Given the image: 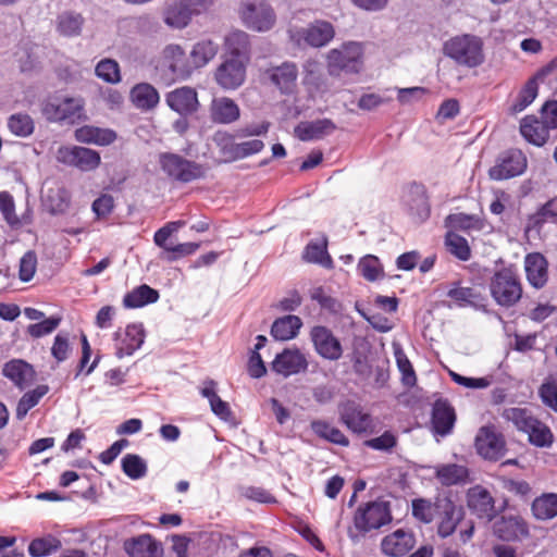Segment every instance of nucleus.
Instances as JSON below:
<instances>
[{
    "label": "nucleus",
    "instance_id": "9d476101",
    "mask_svg": "<svg viewBox=\"0 0 557 557\" xmlns=\"http://www.w3.org/2000/svg\"><path fill=\"white\" fill-rule=\"evenodd\" d=\"M474 447L479 456L490 461L502 459L507 451L505 436L493 424L483 425L478 430Z\"/></svg>",
    "mask_w": 557,
    "mask_h": 557
},
{
    "label": "nucleus",
    "instance_id": "72a5a7b5",
    "mask_svg": "<svg viewBox=\"0 0 557 557\" xmlns=\"http://www.w3.org/2000/svg\"><path fill=\"white\" fill-rule=\"evenodd\" d=\"M129 97L133 104L143 111L154 109L160 101L158 90L148 83H140L135 85L131 89Z\"/></svg>",
    "mask_w": 557,
    "mask_h": 557
},
{
    "label": "nucleus",
    "instance_id": "c03bdc74",
    "mask_svg": "<svg viewBox=\"0 0 557 557\" xmlns=\"http://www.w3.org/2000/svg\"><path fill=\"white\" fill-rule=\"evenodd\" d=\"M447 296L459 307H478L482 301L480 292L472 287H463L456 284L447 292Z\"/></svg>",
    "mask_w": 557,
    "mask_h": 557
},
{
    "label": "nucleus",
    "instance_id": "e433bc0d",
    "mask_svg": "<svg viewBox=\"0 0 557 557\" xmlns=\"http://www.w3.org/2000/svg\"><path fill=\"white\" fill-rule=\"evenodd\" d=\"M224 47L226 52L233 57L232 59H248L250 52L249 35L240 29L232 30L224 38Z\"/></svg>",
    "mask_w": 557,
    "mask_h": 557
},
{
    "label": "nucleus",
    "instance_id": "603ef678",
    "mask_svg": "<svg viewBox=\"0 0 557 557\" xmlns=\"http://www.w3.org/2000/svg\"><path fill=\"white\" fill-rule=\"evenodd\" d=\"M304 258L309 262L319 263L324 268H332L333 261L326 250V243H309L304 251Z\"/></svg>",
    "mask_w": 557,
    "mask_h": 557
},
{
    "label": "nucleus",
    "instance_id": "7ed1b4c3",
    "mask_svg": "<svg viewBox=\"0 0 557 557\" xmlns=\"http://www.w3.org/2000/svg\"><path fill=\"white\" fill-rule=\"evenodd\" d=\"M444 53L456 63L476 67L484 61L483 42L474 35L456 36L444 45Z\"/></svg>",
    "mask_w": 557,
    "mask_h": 557
},
{
    "label": "nucleus",
    "instance_id": "4be33fe9",
    "mask_svg": "<svg viewBox=\"0 0 557 557\" xmlns=\"http://www.w3.org/2000/svg\"><path fill=\"white\" fill-rule=\"evenodd\" d=\"M342 422L354 433H364L372 425V418L355 401H347L341 408Z\"/></svg>",
    "mask_w": 557,
    "mask_h": 557
},
{
    "label": "nucleus",
    "instance_id": "f03ea898",
    "mask_svg": "<svg viewBox=\"0 0 557 557\" xmlns=\"http://www.w3.org/2000/svg\"><path fill=\"white\" fill-rule=\"evenodd\" d=\"M363 66V46L357 41L344 42L326 54V67L331 76L342 73L358 74Z\"/></svg>",
    "mask_w": 557,
    "mask_h": 557
},
{
    "label": "nucleus",
    "instance_id": "6ab92c4d",
    "mask_svg": "<svg viewBox=\"0 0 557 557\" xmlns=\"http://www.w3.org/2000/svg\"><path fill=\"white\" fill-rule=\"evenodd\" d=\"M469 509L481 519L491 521L496 516L495 502L491 493L481 485L469 488L467 493Z\"/></svg>",
    "mask_w": 557,
    "mask_h": 557
},
{
    "label": "nucleus",
    "instance_id": "a18cd8bd",
    "mask_svg": "<svg viewBox=\"0 0 557 557\" xmlns=\"http://www.w3.org/2000/svg\"><path fill=\"white\" fill-rule=\"evenodd\" d=\"M219 51V45L212 40L198 41L191 52L190 57L196 67H201L211 61Z\"/></svg>",
    "mask_w": 557,
    "mask_h": 557
},
{
    "label": "nucleus",
    "instance_id": "0e129e2a",
    "mask_svg": "<svg viewBox=\"0 0 557 557\" xmlns=\"http://www.w3.org/2000/svg\"><path fill=\"white\" fill-rule=\"evenodd\" d=\"M396 443V436L392 432L386 431L381 436L366 441L364 445L375 450L387 451L395 447Z\"/></svg>",
    "mask_w": 557,
    "mask_h": 557
},
{
    "label": "nucleus",
    "instance_id": "f8f14e48",
    "mask_svg": "<svg viewBox=\"0 0 557 557\" xmlns=\"http://www.w3.org/2000/svg\"><path fill=\"white\" fill-rule=\"evenodd\" d=\"M214 0H180L171 4L165 12V23L176 28L185 27L193 15L208 11Z\"/></svg>",
    "mask_w": 557,
    "mask_h": 557
},
{
    "label": "nucleus",
    "instance_id": "ddd939ff",
    "mask_svg": "<svg viewBox=\"0 0 557 557\" xmlns=\"http://www.w3.org/2000/svg\"><path fill=\"white\" fill-rule=\"evenodd\" d=\"M59 162L75 166L84 172L96 170L101 157L98 151L81 146H62L57 151Z\"/></svg>",
    "mask_w": 557,
    "mask_h": 557
},
{
    "label": "nucleus",
    "instance_id": "5fc2aeb1",
    "mask_svg": "<svg viewBox=\"0 0 557 557\" xmlns=\"http://www.w3.org/2000/svg\"><path fill=\"white\" fill-rule=\"evenodd\" d=\"M358 271L367 281L370 282L384 276L383 268L379 258L372 255H368L360 259L358 263Z\"/></svg>",
    "mask_w": 557,
    "mask_h": 557
},
{
    "label": "nucleus",
    "instance_id": "6e6d98bb",
    "mask_svg": "<svg viewBox=\"0 0 557 557\" xmlns=\"http://www.w3.org/2000/svg\"><path fill=\"white\" fill-rule=\"evenodd\" d=\"M542 403L557 412V376L548 375L539 388Z\"/></svg>",
    "mask_w": 557,
    "mask_h": 557
},
{
    "label": "nucleus",
    "instance_id": "4d7b16f0",
    "mask_svg": "<svg viewBox=\"0 0 557 557\" xmlns=\"http://www.w3.org/2000/svg\"><path fill=\"white\" fill-rule=\"evenodd\" d=\"M446 223L451 228L461 231L481 230L482 227L481 220L478 216L466 213L449 214L446 218Z\"/></svg>",
    "mask_w": 557,
    "mask_h": 557
},
{
    "label": "nucleus",
    "instance_id": "680f3d73",
    "mask_svg": "<svg viewBox=\"0 0 557 557\" xmlns=\"http://www.w3.org/2000/svg\"><path fill=\"white\" fill-rule=\"evenodd\" d=\"M72 351L69 334L60 332L53 339L51 355L58 363L65 361Z\"/></svg>",
    "mask_w": 557,
    "mask_h": 557
},
{
    "label": "nucleus",
    "instance_id": "69168bd1",
    "mask_svg": "<svg viewBox=\"0 0 557 557\" xmlns=\"http://www.w3.org/2000/svg\"><path fill=\"white\" fill-rule=\"evenodd\" d=\"M539 223H557V196L545 202L535 214Z\"/></svg>",
    "mask_w": 557,
    "mask_h": 557
},
{
    "label": "nucleus",
    "instance_id": "4c0bfd02",
    "mask_svg": "<svg viewBox=\"0 0 557 557\" xmlns=\"http://www.w3.org/2000/svg\"><path fill=\"white\" fill-rule=\"evenodd\" d=\"M532 515L536 520L546 521L557 517V493H543L531 505Z\"/></svg>",
    "mask_w": 557,
    "mask_h": 557
},
{
    "label": "nucleus",
    "instance_id": "c756f323",
    "mask_svg": "<svg viewBox=\"0 0 557 557\" xmlns=\"http://www.w3.org/2000/svg\"><path fill=\"white\" fill-rule=\"evenodd\" d=\"M336 126L330 119L301 122L295 127V135L302 141L321 139L335 131Z\"/></svg>",
    "mask_w": 557,
    "mask_h": 557
},
{
    "label": "nucleus",
    "instance_id": "393cba45",
    "mask_svg": "<svg viewBox=\"0 0 557 557\" xmlns=\"http://www.w3.org/2000/svg\"><path fill=\"white\" fill-rule=\"evenodd\" d=\"M124 549L129 557H162L163 548L150 534L126 540Z\"/></svg>",
    "mask_w": 557,
    "mask_h": 557
},
{
    "label": "nucleus",
    "instance_id": "58836bf2",
    "mask_svg": "<svg viewBox=\"0 0 557 557\" xmlns=\"http://www.w3.org/2000/svg\"><path fill=\"white\" fill-rule=\"evenodd\" d=\"M85 20L81 13L64 11L55 21L57 32L64 37H76L81 35Z\"/></svg>",
    "mask_w": 557,
    "mask_h": 557
},
{
    "label": "nucleus",
    "instance_id": "c85d7f7f",
    "mask_svg": "<svg viewBox=\"0 0 557 557\" xmlns=\"http://www.w3.org/2000/svg\"><path fill=\"white\" fill-rule=\"evenodd\" d=\"M456 420L454 408L447 400L438 399L433 405L432 426L436 434L445 436L453 430Z\"/></svg>",
    "mask_w": 557,
    "mask_h": 557
},
{
    "label": "nucleus",
    "instance_id": "b1692460",
    "mask_svg": "<svg viewBox=\"0 0 557 557\" xmlns=\"http://www.w3.org/2000/svg\"><path fill=\"white\" fill-rule=\"evenodd\" d=\"M414 544L413 534L399 529L382 540L381 548L386 556L400 557L411 550Z\"/></svg>",
    "mask_w": 557,
    "mask_h": 557
},
{
    "label": "nucleus",
    "instance_id": "f3484780",
    "mask_svg": "<svg viewBox=\"0 0 557 557\" xmlns=\"http://www.w3.org/2000/svg\"><path fill=\"white\" fill-rule=\"evenodd\" d=\"M165 102L171 110L181 116H187L198 110L199 101L197 91L188 86L176 88L165 95Z\"/></svg>",
    "mask_w": 557,
    "mask_h": 557
},
{
    "label": "nucleus",
    "instance_id": "f704fd0d",
    "mask_svg": "<svg viewBox=\"0 0 557 557\" xmlns=\"http://www.w3.org/2000/svg\"><path fill=\"white\" fill-rule=\"evenodd\" d=\"M302 326L299 317L288 314L277 318L271 326V335L277 341H289L295 338Z\"/></svg>",
    "mask_w": 557,
    "mask_h": 557
},
{
    "label": "nucleus",
    "instance_id": "a878e982",
    "mask_svg": "<svg viewBox=\"0 0 557 557\" xmlns=\"http://www.w3.org/2000/svg\"><path fill=\"white\" fill-rule=\"evenodd\" d=\"M271 82L283 92L290 94L296 87L298 77L297 65L293 62H284L278 66L268 70Z\"/></svg>",
    "mask_w": 557,
    "mask_h": 557
},
{
    "label": "nucleus",
    "instance_id": "2f4dec72",
    "mask_svg": "<svg viewBox=\"0 0 557 557\" xmlns=\"http://www.w3.org/2000/svg\"><path fill=\"white\" fill-rule=\"evenodd\" d=\"M2 373L21 389L28 386L34 377L33 367L20 359L7 362L2 369Z\"/></svg>",
    "mask_w": 557,
    "mask_h": 557
},
{
    "label": "nucleus",
    "instance_id": "a211bd4d",
    "mask_svg": "<svg viewBox=\"0 0 557 557\" xmlns=\"http://www.w3.org/2000/svg\"><path fill=\"white\" fill-rule=\"evenodd\" d=\"M245 78L246 66L239 59L225 60L215 71V81L223 89H236Z\"/></svg>",
    "mask_w": 557,
    "mask_h": 557
},
{
    "label": "nucleus",
    "instance_id": "338daca9",
    "mask_svg": "<svg viewBox=\"0 0 557 557\" xmlns=\"http://www.w3.org/2000/svg\"><path fill=\"white\" fill-rule=\"evenodd\" d=\"M243 496L247 499L255 500L261 504L275 503L274 496L267 490L258 486H247L243 490Z\"/></svg>",
    "mask_w": 557,
    "mask_h": 557
},
{
    "label": "nucleus",
    "instance_id": "423d86ee",
    "mask_svg": "<svg viewBox=\"0 0 557 557\" xmlns=\"http://www.w3.org/2000/svg\"><path fill=\"white\" fill-rule=\"evenodd\" d=\"M84 100L81 97L51 96L41 104L42 115L50 122L74 123L81 117Z\"/></svg>",
    "mask_w": 557,
    "mask_h": 557
},
{
    "label": "nucleus",
    "instance_id": "7c9ffc66",
    "mask_svg": "<svg viewBox=\"0 0 557 557\" xmlns=\"http://www.w3.org/2000/svg\"><path fill=\"white\" fill-rule=\"evenodd\" d=\"M162 63L171 71L173 78H185L190 73L185 61V52L177 45H169L164 48Z\"/></svg>",
    "mask_w": 557,
    "mask_h": 557
},
{
    "label": "nucleus",
    "instance_id": "13d9d810",
    "mask_svg": "<svg viewBox=\"0 0 557 557\" xmlns=\"http://www.w3.org/2000/svg\"><path fill=\"white\" fill-rule=\"evenodd\" d=\"M96 75L110 84L121 81L119 63L113 59H103L96 66Z\"/></svg>",
    "mask_w": 557,
    "mask_h": 557
},
{
    "label": "nucleus",
    "instance_id": "864d4df0",
    "mask_svg": "<svg viewBox=\"0 0 557 557\" xmlns=\"http://www.w3.org/2000/svg\"><path fill=\"white\" fill-rule=\"evenodd\" d=\"M445 246L447 250L462 261L469 260L471 256L470 247L466 238L460 235L448 232L445 236Z\"/></svg>",
    "mask_w": 557,
    "mask_h": 557
},
{
    "label": "nucleus",
    "instance_id": "3c124183",
    "mask_svg": "<svg viewBox=\"0 0 557 557\" xmlns=\"http://www.w3.org/2000/svg\"><path fill=\"white\" fill-rule=\"evenodd\" d=\"M8 127L15 136L28 137L34 133L35 124L28 114L15 113L8 119Z\"/></svg>",
    "mask_w": 557,
    "mask_h": 557
},
{
    "label": "nucleus",
    "instance_id": "bf43d9fd",
    "mask_svg": "<svg viewBox=\"0 0 557 557\" xmlns=\"http://www.w3.org/2000/svg\"><path fill=\"white\" fill-rule=\"evenodd\" d=\"M537 82L535 78H530L521 89L516 102L512 106L515 112L523 111L530 106L537 96Z\"/></svg>",
    "mask_w": 557,
    "mask_h": 557
},
{
    "label": "nucleus",
    "instance_id": "bb28decb",
    "mask_svg": "<svg viewBox=\"0 0 557 557\" xmlns=\"http://www.w3.org/2000/svg\"><path fill=\"white\" fill-rule=\"evenodd\" d=\"M549 131H552L543 120L533 115H528L522 119L520 123V133L523 138L537 147L546 144L549 138Z\"/></svg>",
    "mask_w": 557,
    "mask_h": 557
},
{
    "label": "nucleus",
    "instance_id": "a19ab883",
    "mask_svg": "<svg viewBox=\"0 0 557 557\" xmlns=\"http://www.w3.org/2000/svg\"><path fill=\"white\" fill-rule=\"evenodd\" d=\"M158 299V290L151 288L146 284H143L124 296L123 305L126 308H140L146 305L153 304Z\"/></svg>",
    "mask_w": 557,
    "mask_h": 557
},
{
    "label": "nucleus",
    "instance_id": "aec40b11",
    "mask_svg": "<svg viewBox=\"0 0 557 557\" xmlns=\"http://www.w3.org/2000/svg\"><path fill=\"white\" fill-rule=\"evenodd\" d=\"M272 370L287 377L305 371L308 367L306 357L298 349H284L271 363Z\"/></svg>",
    "mask_w": 557,
    "mask_h": 557
},
{
    "label": "nucleus",
    "instance_id": "774afa93",
    "mask_svg": "<svg viewBox=\"0 0 557 557\" xmlns=\"http://www.w3.org/2000/svg\"><path fill=\"white\" fill-rule=\"evenodd\" d=\"M310 298L317 301L322 308L336 311V299L327 295L322 286L313 287L310 290Z\"/></svg>",
    "mask_w": 557,
    "mask_h": 557
},
{
    "label": "nucleus",
    "instance_id": "cd10ccee",
    "mask_svg": "<svg viewBox=\"0 0 557 557\" xmlns=\"http://www.w3.org/2000/svg\"><path fill=\"white\" fill-rule=\"evenodd\" d=\"M240 116L237 103L227 97L214 98L210 104V119L218 124H231Z\"/></svg>",
    "mask_w": 557,
    "mask_h": 557
},
{
    "label": "nucleus",
    "instance_id": "e2e57ef3",
    "mask_svg": "<svg viewBox=\"0 0 557 557\" xmlns=\"http://www.w3.org/2000/svg\"><path fill=\"white\" fill-rule=\"evenodd\" d=\"M37 269V256L34 251H27L20 260L18 277L28 282L34 277Z\"/></svg>",
    "mask_w": 557,
    "mask_h": 557
},
{
    "label": "nucleus",
    "instance_id": "39448f33",
    "mask_svg": "<svg viewBox=\"0 0 557 557\" xmlns=\"http://www.w3.org/2000/svg\"><path fill=\"white\" fill-rule=\"evenodd\" d=\"M490 290L493 299L502 307H512L522 297L520 278L511 268H503L494 273Z\"/></svg>",
    "mask_w": 557,
    "mask_h": 557
},
{
    "label": "nucleus",
    "instance_id": "de8ad7c7",
    "mask_svg": "<svg viewBox=\"0 0 557 557\" xmlns=\"http://www.w3.org/2000/svg\"><path fill=\"white\" fill-rule=\"evenodd\" d=\"M61 541L53 535L38 537L30 542L28 553L32 557H45L61 548Z\"/></svg>",
    "mask_w": 557,
    "mask_h": 557
},
{
    "label": "nucleus",
    "instance_id": "4468645a",
    "mask_svg": "<svg viewBox=\"0 0 557 557\" xmlns=\"http://www.w3.org/2000/svg\"><path fill=\"white\" fill-rule=\"evenodd\" d=\"M310 338L317 354L320 357L331 361H336L342 358V344L339 339L326 326H313L310 331Z\"/></svg>",
    "mask_w": 557,
    "mask_h": 557
},
{
    "label": "nucleus",
    "instance_id": "8fccbe9b",
    "mask_svg": "<svg viewBox=\"0 0 557 557\" xmlns=\"http://www.w3.org/2000/svg\"><path fill=\"white\" fill-rule=\"evenodd\" d=\"M122 470L132 480H138L147 474V462L136 454H126L122 458Z\"/></svg>",
    "mask_w": 557,
    "mask_h": 557
},
{
    "label": "nucleus",
    "instance_id": "052dcab7",
    "mask_svg": "<svg viewBox=\"0 0 557 557\" xmlns=\"http://www.w3.org/2000/svg\"><path fill=\"white\" fill-rule=\"evenodd\" d=\"M61 323L60 317H50L40 320L38 323L29 324L27 326V334L33 338H39L51 334Z\"/></svg>",
    "mask_w": 557,
    "mask_h": 557
},
{
    "label": "nucleus",
    "instance_id": "2eb2a0df",
    "mask_svg": "<svg viewBox=\"0 0 557 557\" xmlns=\"http://www.w3.org/2000/svg\"><path fill=\"white\" fill-rule=\"evenodd\" d=\"M115 355L119 358L133 355L141 347L145 330L141 324H129L125 330H117L114 335Z\"/></svg>",
    "mask_w": 557,
    "mask_h": 557
},
{
    "label": "nucleus",
    "instance_id": "37998d69",
    "mask_svg": "<svg viewBox=\"0 0 557 557\" xmlns=\"http://www.w3.org/2000/svg\"><path fill=\"white\" fill-rule=\"evenodd\" d=\"M500 416L507 422H511L517 430L524 433L536 419L529 409L519 407L505 408Z\"/></svg>",
    "mask_w": 557,
    "mask_h": 557
},
{
    "label": "nucleus",
    "instance_id": "6e6552de",
    "mask_svg": "<svg viewBox=\"0 0 557 557\" xmlns=\"http://www.w3.org/2000/svg\"><path fill=\"white\" fill-rule=\"evenodd\" d=\"M290 40L297 46L302 44L313 48L326 46L335 36L334 26L323 20H315L306 27L288 30Z\"/></svg>",
    "mask_w": 557,
    "mask_h": 557
},
{
    "label": "nucleus",
    "instance_id": "1a4fd4ad",
    "mask_svg": "<svg viewBox=\"0 0 557 557\" xmlns=\"http://www.w3.org/2000/svg\"><path fill=\"white\" fill-rule=\"evenodd\" d=\"M238 14L247 28L258 33L271 30L276 23L274 9L265 3L255 4L249 1H243L239 5Z\"/></svg>",
    "mask_w": 557,
    "mask_h": 557
},
{
    "label": "nucleus",
    "instance_id": "f257e3e1",
    "mask_svg": "<svg viewBox=\"0 0 557 557\" xmlns=\"http://www.w3.org/2000/svg\"><path fill=\"white\" fill-rule=\"evenodd\" d=\"M412 515L422 523L436 521V533L441 539L451 536L457 528L461 543H468L474 534V522L466 521V510L449 494H438L434 500L418 498L412 500Z\"/></svg>",
    "mask_w": 557,
    "mask_h": 557
},
{
    "label": "nucleus",
    "instance_id": "ea45409f",
    "mask_svg": "<svg viewBox=\"0 0 557 557\" xmlns=\"http://www.w3.org/2000/svg\"><path fill=\"white\" fill-rule=\"evenodd\" d=\"M468 475V469L461 465L447 463L435 467V476L445 486L465 483Z\"/></svg>",
    "mask_w": 557,
    "mask_h": 557
},
{
    "label": "nucleus",
    "instance_id": "20e7f679",
    "mask_svg": "<svg viewBox=\"0 0 557 557\" xmlns=\"http://www.w3.org/2000/svg\"><path fill=\"white\" fill-rule=\"evenodd\" d=\"M158 162L161 170L169 178L181 183H190L203 178L208 170L203 164L188 160L173 152L160 153Z\"/></svg>",
    "mask_w": 557,
    "mask_h": 557
},
{
    "label": "nucleus",
    "instance_id": "473e14b6",
    "mask_svg": "<svg viewBox=\"0 0 557 557\" xmlns=\"http://www.w3.org/2000/svg\"><path fill=\"white\" fill-rule=\"evenodd\" d=\"M75 139L83 144L108 146L116 139V133L109 128L85 125L75 131Z\"/></svg>",
    "mask_w": 557,
    "mask_h": 557
},
{
    "label": "nucleus",
    "instance_id": "412c9836",
    "mask_svg": "<svg viewBox=\"0 0 557 557\" xmlns=\"http://www.w3.org/2000/svg\"><path fill=\"white\" fill-rule=\"evenodd\" d=\"M494 533L503 541H520L529 535V527L520 516H503L495 522Z\"/></svg>",
    "mask_w": 557,
    "mask_h": 557
},
{
    "label": "nucleus",
    "instance_id": "49530a36",
    "mask_svg": "<svg viewBox=\"0 0 557 557\" xmlns=\"http://www.w3.org/2000/svg\"><path fill=\"white\" fill-rule=\"evenodd\" d=\"M529 436V442L536 447H550L554 442V435L550 429L535 419V422L531 424V428L525 432Z\"/></svg>",
    "mask_w": 557,
    "mask_h": 557
},
{
    "label": "nucleus",
    "instance_id": "dca6fc26",
    "mask_svg": "<svg viewBox=\"0 0 557 557\" xmlns=\"http://www.w3.org/2000/svg\"><path fill=\"white\" fill-rule=\"evenodd\" d=\"M214 141L224 156H227L231 160H238L249 157L251 154L260 152L264 144L260 139H251L248 141L235 144L232 141V137L226 133H219L214 137Z\"/></svg>",
    "mask_w": 557,
    "mask_h": 557
},
{
    "label": "nucleus",
    "instance_id": "9b49d317",
    "mask_svg": "<svg viewBox=\"0 0 557 557\" xmlns=\"http://www.w3.org/2000/svg\"><path fill=\"white\" fill-rule=\"evenodd\" d=\"M527 165V157L521 150L508 149L498 154L495 164L488 170V176L494 181L509 180L521 175Z\"/></svg>",
    "mask_w": 557,
    "mask_h": 557
},
{
    "label": "nucleus",
    "instance_id": "09e8293b",
    "mask_svg": "<svg viewBox=\"0 0 557 557\" xmlns=\"http://www.w3.org/2000/svg\"><path fill=\"white\" fill-rule=\"evenodd\" d=\"M49 392L47 385H38L35 389L25 393L17 403L16 418L23 419L39 400Z\"/></svg>",
    "mask_w": 557,
    "mask_h": 557
},
{
    "label": "nucleus",
    "instance_id": "c9c22d12",
    "mask_svg": "<svg viewBox=\"0 0 557 557\" xmlns=\"http://www.w3.org/2000/svg\"><path fill=\"white\" fill-rule=\"evenodd\" d=\"M216 385L218 383L211 379L205 380L200 388V394L209 400L211 410L215 416L222 420H228L232 416V411L228 404L218 396Z\"/></svg>",
    "mask_w": 557,
    "mask_h": 557
},
{
    "label": "nucleus",
    "instance_id": "79ce46f5",
    "mask_svg": "<svg viewBox=\"0 0 557 557\" xmlns=\"http://www.w3.org/2000/svg\"><path fill=\"white\" fill-rule=\"evenodd\" d=\"M310 426H311L312 432L317 436H319L330 443L341 445V446L349 445V441L345 436V434L339 429L331 425L329 422H326L324 420H313L310 423Z\"/></svg>",
    "mask_w": 557,
    "mask_h": 557
},
{
    "label": "nucleus",
    "instance_id": "0eeeda50",
    "mask_svg": "<svg viewBox=\"0 0 557 557\" xmlns=\"http://www.w3.org/2000/svg\"><path fill=\"white\" fill-rule=\"evenodd\" d=\"M391 521L389 504L384 500L369 502L359 506L354 516V525L362 534L380 529Z\"/></svg>",
    "mask_w": 557,
    "mask_h": 557
},
{
    "label": "nucleus",
    "instance_id": "5701e85b",
    "mask_svg": "<svg viewBox=\"0 0 557 557\" xmlns=\"http://www.w3.org/2000/svg\"><path fill=\"white\" fill-rule=\"evenodd\" d=\"M524 270L529 284L536 289L544 287L548 280V262L540 252L525 256Z\"/></svg>",
    "mask_w": 557,
    "mask_h": 557
}]
</instances>
